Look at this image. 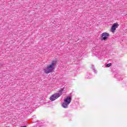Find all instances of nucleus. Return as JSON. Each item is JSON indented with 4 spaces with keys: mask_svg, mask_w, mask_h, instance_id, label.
<instances>
[{
    "mask_svg": "<svg viewBox=\"0 0 127 127\" xmlns=\"http://www.w3.org/2000/svg\"><path fill=\"white\" fill-rule=\"evenodd\" d=\"M111 66H112V63L108 64L106 65V67H111Z\"/></svg>",
    "mask_w": 127,
    "mask_h": 127,
    "instance_id": "6",
    "label": "nucleus"
},
{
    "mask_svg": "<svg viewBox=\"0 0 127 127\" xmlns=\"http://www.w3.org/2000/svg\"><path fill=\"white\" fill-rule=\"evenodd\" d=\"M118 27L119 25L118 24V23H115L114 24H113L111 27L112 32H115V31H116V29H117V28H118Z\"/></svg>",
    "mask_w": 127,
    "mask_h": 127,
    "instance_id": "5",
    "label": "nucleus"
},
{
    "mask_svg": "<svg viewBox=\"0 0 127 127\" xmlns=\"http://www.w3.org/2000/svg\"><path fill=\"white\" fill-rule=\"evenodd\" d=\"M59 92V93H56L50 97V99L52 102H53V101H55V100L58 99V98L63 94V92H65V88L64 87L61 88Z\"/></svg>",
    "mask_w": 127,
    "mask_h": 127,
    "instance_id": "2",
    "label": "nucleus"
},
{
    "mask_svg": "<svg viewBox=\"0 0 127 127\" xmlns=\"http://www.w3.org/2000/svg\"><path fill=\"white\" fill-rule=\"evenodd\" d=\"M71 96L66 97L64 100V102L63 103L62 106L64 108V109H67L68 108V105L70 104L71 101Z\"/></svg>",
    "mask_w": 127,
    "mask_h": 127,
    "instance_id": "3",
    "label": "nucleus"
},
{
    "mask_svg": "<svg viewBox=\"0 0 127 127\" xmlns=\"http://www.w3.org/2000/svg\"><path fill=\"white\" fill-rule=\"evenodd\" d=\"M57 62L56 61H52V63L49 65L47 66L46 68L44 69V73L45 74H49V73H52V72H54V69H55V65Z\"/></svg>",
    "mask_w": 127,
    "mask_h": 127,
    "instance_id": "1",
    "label": "nucleus"
},
{
    "mask_svg": "<svg viewBox=\"0 0 127 127\" xmlns=\"http://www.w3.org/2000/svg\"><path fill=\"white\" fill-rule=\"evenodd\" d=\"M101 40L103 41V40H107L108 39V37L110 36V34L108 33H103L101 35Z\"/></svg>",
    "mask_w": 127,
    "mask_h": 127,
    "instance_id": "4",
    "label": "nucleus"
},
{
    "mask_svg": "<svg viewBox=\"0 0 127 127\" xmlns=\"http://www.w3.org/2000/svg\"><path fill=\"white\" fill-rule=\"evenodd\" d=\"M92 69L93 70L94 73H97V71L96 70V69L95 68V67H93Z\"/></svg>",
    "mask_w": 127,
    "mask_h": 127,
    "instance_id": "7",
    "label": "nucleus"
}]
</instances>
